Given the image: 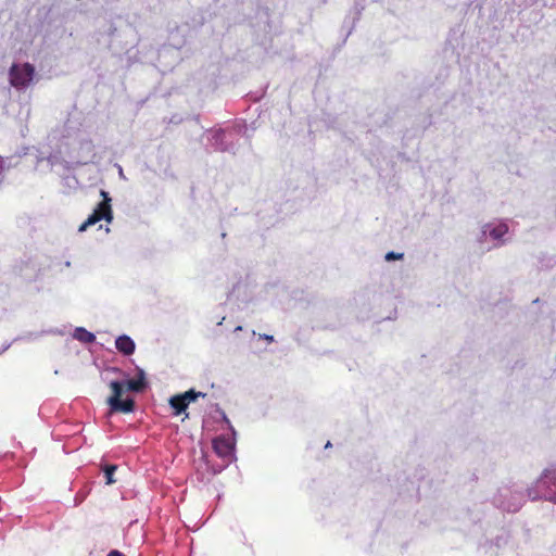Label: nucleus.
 Listing matches in <instances>:
<instances>
[{
  "label": "nucleus",
  "instance_id": "1",
  "mask_svg": "<svg viewBox=\"0 0 556 556\" xmlns=\"http://www.w3.org/2000/svg\"><path fill=\"white\" fill-rule=\"evenodd\" d=\"M127 390L132 392H141L147 387L146 374L142 369L138 370L137 377L126 381ZM110 389L112 391L111 396L108 399V404L112 413H124L129 414L135 409V401L132 399H122L124 393L125 383L119 381H111Z\"/></svg>",
  "mask_w": 556,
  "mask_h": 556
},
{
  "label": "nucleus",
  "instance_id": "2",
  "mask_svg": "<svg viewBox=\"0 0 556 556\" xmlns=\"http://www.w3.org/2000/svg\"><path fill=\"white\" fill-rule=\"evenodd\" d=\"M35 77V67L30 63H13L9 70V80L15 89L27 88Z\"/></svg>",
  "mask_w": 556,
  "mask_h": 556
},
{
  "label": "nucleus",
  "instance_id": "3",
  "mask_svg": "<svg viewBox=\"0 0 556 556\" xmlns=\"http://www.w3.org/2000/svg\"><path fill=\"white\" fill-rule=\"evenodd\" d=\"M100 194L103 198V200L97 205V207L89 215V217L79 226L78 231L83 232L89 226H92L102 219L106 220L108 223H110L113 219L111 198L109 193L104 190H101Z\"/></svg>",
  "mask_w": 556,
  "mask_h": 556
},
{
  "label": "nucleus",
  "instance_id": "4",
  "mask_svg": "<svg viewBox=\"0 0 556 556\" xmlns=\"http://www.w3.org/2000/svg\"><path fill=\"white\" fill-rule=\"evenodd\" d=\"M206 394L202 392H197L194 390L186 391L182 394L174 395L169 400V404L174 409V415H180L184 413L188 405L195 401L198 397H205Z\"/></svg>",
  "mask_w": 556,
  "mask_h": 556
},
{
  "label": "nucleus",
  "instance_id": "5",
  "mask_svg": "<svg viewBox=\"0 0 556 556\" xmlns=\"http://www.w3.org/2000/svg\"><path fill=\"white\" fill-rule=\"evenodd\" d=\"M547 485L548 490L543 494L545 500L556 503V467L546 469L538 481V486Z\"/></svg>",
  "mask_w": 556,
  "mask_h": 556
},
{
  "label": "nucleus",
  "instance_id": "6",
  "mask_svg": "<svg viewBox=\"0 0 556 556\" xmlns=\"http://www.w3.org/2000/svg\"><path fill=\"white\" fill-rule=\"evenodd\" d=\"M233 443L225 437H217L213 440V450L222 458L230 460L233 456Z\"/></svg>",
  "mask_w": 556,
  "mask_h": 556
},
{
  "label": "nucleus",
  "instance_id": "7",
  "mask_svg": "<svg viewBox=\"0 0 556 556\" xmlns=\"http://www.w3.org/2000/svg\"><path fill=\"white\" fill-rule=\"evenodd\" d=\"M115 348L122 354L129 356L134 354L136 344L130 337L123 334L115 340Z\"/></svg>",
  "mask_w": 556,
  "mask_h": 556
},
{
  "label": "nucleus",
  "instance_id": "8",
  "mask_svg": "<svg viewBox=\"0 0 556 556\" xmlns=\"http://www.w3.org/2000/svg\"><path fill=\"white\" fill-rule=\"evenodd\" d=\"M75 338L84 343H92L96 340V336L84 328L75 330Z\"/></svg>",
  "mask_w": 556,
  "mask_h": 556
},
{
  "label": "nucleus",
  "instance_id": "9",
  "mask_svg": "<svg viewBox=\"0 0 556 556\" xmlns=\"http://www.w3.org/2000/svg\"><path fill=\"white\" fill-rule=\"evenodd\" d=\"M508 231V226L506 224H500L497 225L496 227H494L491 231H490V236L493 238V239H500L502 238L504 235H506Z\"/></svg>",
  "mask_w": 556,
  "mask_h": 556
},
{
  "label": "nucleus",
  "instance_id": "10",
  "mask_svg": "<svg viewBox=\"0 0 556 556\" xmlns=\"http://www.w3.org/2000/svg\"><path fill=\"white\" fill-rule=\"evenodd\" d=\"M116 468L117 467L115 465H108V466H105V468H104V476H105L108 484H112V483L115 482L114 479H113V475H114Z\"/></svg>",
  "mask_w": 556,
  "mask_h": 556
},
{
  "label": "nucleus",
  "instance_id": "11",
  "mask_svg": "<svg viewBox=\"0 0 556 556\" xmlns=\"http://www.w3.org/2000/svg\"><path fill=\"white\" fill-rule=\"evenodd\" d=\"M402 257H403V254H402V253L388 252V253L386 254V260H387V261L401 260Z\"/></svg>",
  "mask_w": 556,
  "mask_h": 556
},
{
  "label": "nucleus",
  "instance_id": "12",
  "mask_svg": "<svg viewBox=\"0 0 556 556\" xmlns=\"http://www.w3.org/2000/svg\"><path fill=\"white\" fill-rule=\"evenodd\" d=\"M108 556H125L124 554H122L121 552L114 549V551H111Z\"/></svg>",
  "mask_w": 556,
  "mask_h": 556
},
{
  "label": "nucleus",
  "instance_id": "13",
  "mask_svg": "<svg viewBox=\"0 0 556 556\" xmlns=\"http://www.w3.org/2000/svg\"><path fill=\"white\" fill-rule=\"evenodd\" d=\"M264 339H266L268 341H273L274 340L271 336H267V334L264 336Z\"/></svg>",
  "mask_w": 556,
  "mask_h": 556
}]
</instances>
